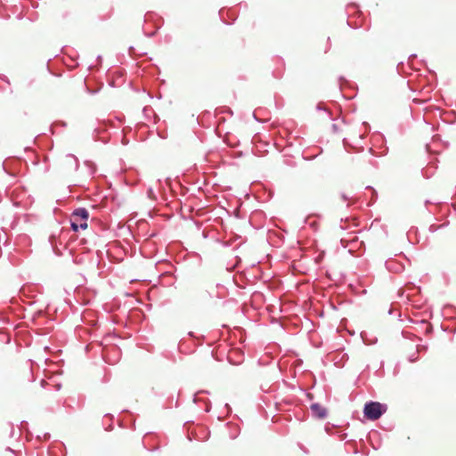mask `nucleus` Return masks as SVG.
<instances>
[{
	"label": "nucleus",
	"mask_w": 456,
	"mask_h": 456,
	"mask_svg": "<svg viewBox=\"0 0 456 456\" xmlns=\"http://www.w3.org/2000/svg\"><path fill=\"white\" fill-rule=\"evenodd\" d=\"M387 411V405L378 402H369L364 405V416L370 420H376Z\"/></svg>",
	"instance_id": "nucleus-1"
},
{
	"label": "nucleus",
	"mask_w": 456,
	"mask_h": 456,
	"mask_svg": "<svg viewBox=\"0 0 456 456\" xmlns=\"http://www.w3.org/2000/svg\"><path fill=\"white\" fill-rule=\"evenodd\" d=\"M88 217L89 213L86 208L74 210L70 219L72 229L76 232L78 231V229H86Z\"/></svg>",
	"instance_id": "nucleus-2"
},
{
	"label": "nucleus",
	"mask_w": 456,
	"mask_h": 456,
	"mask_svg": "<svg viewBox=\"0 0 456 456\" xmlns=\"http://www.w3.org/2000/svg\"><path fill=\"white\" fill-rule=\"evenodd\" d=\"M311 411L313 412V414L320 419H323L326 417L327 415V411H326V409L322 407L320 404L318 403H314L312 404L311 406Z\"/></svg>",
	"instance_id": "nucleus-3"
}]
</instances>
